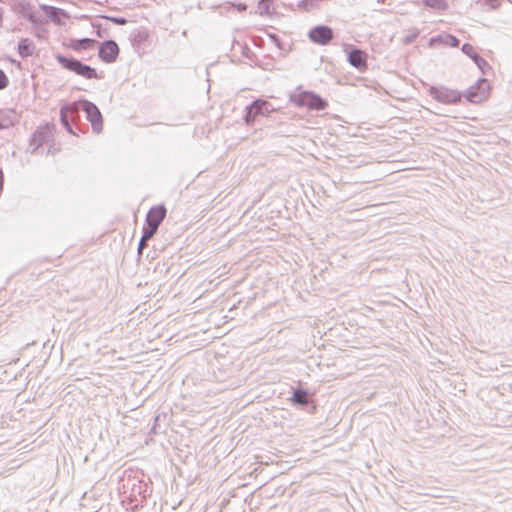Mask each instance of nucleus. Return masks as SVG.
<instances>
[{"label":"nucleus","instance_id":"obj_5","mask_svg":"<svg viewBox=\"0 0 512 512\" xmlns=\"http://www.w3.org/2000/svg\"><path fill=\"white\" fill-rule=\"evenodd\" d=\"M489 83L485 78H480L465 93L466 99L471 103H480L488 96Z\"/></svg>","mask_w":512,"mask_h":512},{"label":"nucleus","instance_id":"obj_17","mask_svg":"<svg viewBox=\"0 0 512 512\" xmlns=\"http://www.w3.org/2000/svg\"><path fill=\"white\" fill-rule=\"evenodd\" d=\"M434 42H442L443 44L451 46V47H458L460 44L459 39L456 36L451 35V34H445L443 36L432 37L430 39V43L432 44Z\"/></svg>","mask_w":512,"mask_h":512},{"label":"nucleus","instance_id":"obj_19","mask_svg":"<svg viewBox=\"0 0 512 512\" xmlns=\"http://www.w3.org/2000/svg\"><path fill=\"white\" fill-rule=\"evenodd\" d=\"M156 232L157 231L151 230L150 228H147L145 226L143 227L142 237L138 243V248H137L139 254L142 253V250L146 246L147 241L149 239H151Z\"/></svg>","mask_w":512,"mask_h":512},{"label":"nucleus","instance_id":"obj_9","mask_svg":"<svg viewBox=\"0 0 512 512\" xmlns=\"http://www.w3.org/2000/svg\"><path fill=\"white\" fill-rule=\"evenodd\" d=\"M347 60L351 66L359 71H364L367 68V54L359 48H353L348 53Z\"/></svg>","mask_w":512,"mask_h":512},{"label":"nucleus","instance_id":"obj_21","mask_svg":"<svg viewBox=\"0 0 512 512\" xmlns=\"http://www.w3.org/2000/svg\"><path fill=\"white\" fill-rule=\"evenodd\" d=\"M271 0H259L258 2V12L260 15H270L271 14Z\"/></svg>","mask_w":512,"mask_h":512},{"label":"nucleus","instance_id":"obj_7","mask_svg":"<svg viewBox=\"0 0 512 512\" xmlns=\"http://www.w3.org/2000/svg\"><path fill=\"white\" fill-rule=\"evenodd\" d=\"M167 210L163 204L156 205L150 208L146 215V226L151 230L157 231L160 224L166 216Z\"/></svg>","mask_w":512,"mask_h":512},{"label":"nucleus","instance_id":"obj_26","mask_svg":"<svg viewBox=\"0 0 512 512\" xmlns=\"http://www.w3.org/2000/svg\"><path fill=\"white\" fill-rule=\"evenodd\" d=\"M9 85V79L5 72L0 69V90L5 89Z\"/></svg>","mask_w":512,"mask_h":512},{"label":"nucleus","instance_id":"obj_2","mask_svg":"<svg viewBox=\"0 0 512 512\" xmlns=\"http://www.w3.org/2000/svg\"><path fill=\"white\" fill-rule=\"evenodd\" d=\"M55 58H56L57 62L62 66V68L66 69L70 72H73L79 76H82L86 79L101 78V76L98 75L95 68L83 63L82 61H80L76 58L67 57L62 54H57Z\"/></svg>","mask_w":512,"mask_h":512},{"label":"nucleus","instance_id":"obj_13","mask_svg":"<svg viewBox=\"0 0 512 512\" xmlns=\"http://www.w3.org/2000/svg\"><path fill=\"white\" fill-rule=\"evenodd\" d=\"M252 107L256 110L254 114H258L261 116H269L272 112H275L276 109L272 106V104L264 99H256L252 102Z\"/></svg>","mask_w":512,"mask_h":512},{"label":"nucleus","instance_id":"obj_15","mask_svg":"<svg viewBox=\"0 0 512 512\" xmlns=\"http://www.w3.org/2000/svg\"><path fill=\"white\" fill-rule=\"evenodd\" d=\"M47 141V135L44 130L38 129L36 130L30 139V147L31 153H35L40 146H42Z\"/></svg>","mask_w":512,"mask_h":512},{"label":"nucleus","instance_id":"obj_16","mask_svg":"<svg viewBox=\"0 0 512 512\" xmlns=\"http://www.w3.org/2000/svg\"><path fill=\"white\" fill-rule=\"evenodd\" d=\"M291 401L296 406H306L309 403V395L305 389L297 388L294 389L291 397Z\"/></svg>","mask_w":512,"mask_h":512},{"label":"nucleus","instance_id":"obj_4","mask_svg":"<svg viewBox=\"0 0 512 512\" xmlns=\"http://www.w3.org/2000/svg\"><path fill=\"white\" fill-rule=\"evenodd\" d=\"M81 108L86 114L87 120L91 123L94 133L99 134L103 130V117L99 108L89 100H81Z\"/></svg>","mask_w":512,"mask_h":512},{"label":"nucleus","instance_id":"obj_32","mask_svg":"<svg viewBox=\"0 0 512 512\" xmlns=\"http://www.w3.org/2000/svg\"><path fill=\"white\" fill-rule=\"evenodd\" d=\"M137 490H138V493H140V490H141V486L140 485L137 486Z\"/></svg>","mask_w":512,"mask_h":512},{"label":"nucleus","instance_id":"obj_28","mask_svg":"<svg viewBox=\"0 0 512 512\" xmlns=\"http://www.w3.org/2000/svg\"><path fill=\"white\" fill-rule=\"evenodd\" d=\"M230 6L235 7L239 12H243L247 9V5L244 3H238V4H230Z\"/></svg>","mask_w":512,"mask_h":512},{"label":"nucleus","instance_id":"obj_22","mask_svg":"<svg viewBox=\"0 0 512 512\" xmlns=\"http://www.w3.org/2000/svg\"><path fill=\"white\" fill-rule=\"evenodd\" d=\"M256 110L252 107V103L246 107V113L244 115V121L247 125H252L258 114H254Z\"/></svg>","mask_w":512,"mask_h":512},{"label":"nucleus","instance_id":"obj_31","mask_svg":"<svg viewBox=\"0 0 512 512\" xmlns=\"http://www.w3.org/2000/svg\"><path fill=\"white\" fill-rule=\"evenodd\" d=\"M417 35H418V34H417V33H415V34H413V35H409V36H407V37L405 38L404 42H405L406 44L411 43V42H412V41L417 37Z\"/></svg>","mask_w":512,"mask_h":512},{"label":"nucleus","instance_id":"obj_1","mask_svg":"<svg viewBox=\"0 0 512 512\" xmlns=\"http://www.w3.org/2000/svg\"><path fill=\"white\" fill-rule=\"evenodd\" d=\"M290 101L298 107H306L309 110L323 111L327 108L328 103L320 95L313 91L301 90L299 86L295 92L289 96Z\"/></svg>","mask_w":512,"mask_h":512},{"label":"nucleus","instance_id":"obj_3","mask_svg":"<svg viewBox=\"0 0 512 512\" xmlns=\"http://www.w3.org/2000/svg\"><path fill=\"white\" fill-rule=\"evenodd\" d=\"M428 92L432 98L443 104H456L462 98V94L458 90L445 86L430 85Z\"/></svg>","mask_w":512,"mask_h":512},{"label":"nucleus","instance_id":"obj_20","mask_svg":"<svg viewBox=\"0 0 512 512\" xmlns=\"http://www.w3.org/2000/svg\"><path fill=\"white\" fill-rule=\"evenodd\" d=\"M423 3L434 10L443 11L448 8L446 0H423Z\"/></svg>","mask_w":512,"mask_h":512},{"label":"nucleus","instance_id":"obj_11","mask_svg":"<svg viewBox=\"0 0 512 512\" xmlns=\"http://www.w3.org/2000/svg\"><path fill=\"white\" fill-rule=\"evenodd\" d=\"M76 106L75 104H65L60 109V121L62 125L65 127V129L70 133L75 135L76 133L73 130V127L71 125L72 121L69 118V112H75Z\"/></svg>","mask_w":512,"mask_h":512},{"label":"nucleus","instance_id":"obj_23","mask_svg":"<svg viewBox=\"0 0 512 512\" xmlns=\"http://www.w3.org/2000/svg\"><path fill=\"white\" fill-rule=\"evenodd\" d=\"M71 104H75L76 110L75 112H69V118L72 122L77 121L80 118V110L81 108V100L80 101H74Z\"/></svg>","mask_w":512,"mask_h":512},{"label":"nucleus","instance_id":"obj_30","mask_svg":"<svg viewBox=\"0 0 512 512\" xmlns=\"http://www.w3.org/2000/svg\"><path fill=\"white\" fill-rule=\"evenodd\" d=\"M269 37L279 48H281L279 37L276 34H270Z\"/></svg>","mask_w":512,"mask_h":512},{"label":"nucleus","instance_id":"obj_29","mask_svg":"<svg viewBox=\"0 0 512 512\" xmlns=\"http://www.w3.org/2000/svg\"><path fill=\"white\" fill-rule=\"evenodd\" d=\"M315 2H316V0H303L301 2V5H303L306 9H308L309 7H313Z\"/></svg>","mask_w":512,"mask_h":512},{"label":"nucleus","instance_id":"obj_27","mask_svg":"<svg viewBox=\"0 0 512 512\" xmlns=\"http://www.w3.org/2000/svg\"><path fill=\"white\" fill-rule=\"evenodd\" d=\"M486 5L491 9H496L499 6V0H485Z\"/></svg>","mask_w":512,"mask_h":512},{"label":"nucleus","instance_id":"obj_33","mask_svg":"<svg viewBox=\"0 0 512 512\" xmlns=\"http://www.w3.org/2000/svg\"><path fill=\"white\" fill-rule=\"evenodd\" d=\"M135 486H136L135 483H133L132 492L135 491Z\"/></svg>","mask_w":512,"mask_h":512},{"label":"nucleus","instance_id":"obj_8","mask_svg":"<svg viewBox=\"0 0 512 512\" xmlns=\"http://www.w3.org/2000/svg\"><path fill=\"white\" fill-rule=\"evenodd\" d=\"M119 55V47L114 40L103 41L98 50L99 58L105 63H113Z\"/></svg>","mask_w":512,"mask_h":512},{"label":"nucleus","instance_id":"obj_18","mask_svg":"<svg viewBox=\"0 0 512 512\" xmlns=\"http://www.w3.org/2000/svg\"><path fill=\"white\" fill-rule=\"evenodd\" d=\"M13 125V115L9 110H0V129L4 130Z\"/></svg>","mask_w":512,"mask_h":512},{"label":"nucleus","instance_id":"obj_24","mask_svg":"<svg viewBox=\"0 0 512 512\" xmlns=\"http://www.w3.org/2000/svg\"><path fill=\"white\" fill-rule=\"evenodd\" d=\"M95 43L94 39L82 38L78 41V45L75 48L88 49Z\"/></svg>","mask_w":512,"mask_h":512},{"label":"nucleus","instance_id":"obj_12","mask_svg":"<svg viewBox=\"0 0 512 512\" xmlns=\"http://www.w3.org/2000/svg\"><path fill=\"white\" fill-rule=\"evenodd\" d=\"M41 9L45 12L46 16L56 24H60L61 18L67 16L65 10L55 6L41 5Z\"/></svg>","mask_w":512,"mask_h":512},{"label":"nucleus","instance_id":"obj_6","mask_svg":"<svg viewBox=\"0 0 512 512\" xmlns=\"http://www.w3.org/2000/svg\"><path fill=\"white\" fill-rule=\"evenodd\" d=\"M334 33L327 25H318L310 29L309 39L319 45H327L333 39Z\"/></svg>","mask_w":512,"mask_h":512},{"label":"nucleus","instance_id":"obj_25","mask_svg":"<svg viewBox=\"0 0 512 512\" xmlns=\"http://www.w3.org/2000/svg\"><path fill=\"white\" fill-rule=\"evenodd\" d=\"M109 21H111L115 25H125L127 24V19L125 17H117V16H108L106 17Z\"/></svg>","mask_w":512,"mask_h":512},{"label":"nucleus","instance_id":"obj_10","mask_svg":"<svg viewBox=\"0 0 512 512\" xmlns=\"http://www.w3.org/2000/svg\"><path fill=\"white\" fill-rule=\"evenodd\" d=\"M461 51L467 55L476 64V66L485 73V68L489 67L487 61L482 58L469 43H464L461 47Z\"/></svg>","mask_w":512,"mask_h":512},{"label":"nucleus","instance_id":"obj_14","mask_svg":"<svg viewBox=\"0 0 512 512\" xmlns=\"http://www.w3.org/2000/svg\"><path fill=\"white\" fill-rule=\"evenodd\" d=\"M35 45L29 38H22L18 42L17 51L22 58H27L33 55Z\"/></svg>","mask_w":512,"mask_h":512}]
</instances>
